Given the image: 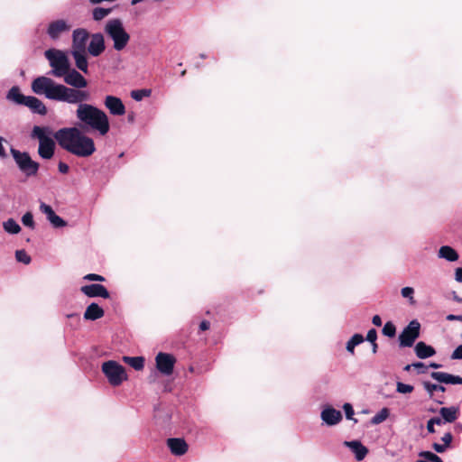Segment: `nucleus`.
<instances>
[{
    "mask_svg": "<svg viewBox=\"0 0 462 462\" xmlns=\"http://www.w3.org/2000/svg\"><path fill=\"white\" fill-rule=\"evenodd\" d=\"M72 24L69 20L57 19L51 22L46 33L53 41L59 40L63 34L69 32Z\"/></svg>",
    "mask_w": 462,
    "mask_h": 462,
    "instance_id": "1a4fd4ad",
    "label": "nucleus"
},
{
    "mask_svg": "<svg viewBox=\"0 0 462 462\" xmlns=\"http://www.w3.org/2000/svg\"><path fill=\"white\" fill-rule=\"evenodd\" d=\"M372 322L376 327L382 326V319L379 315H374L372 319Z\"/></svg>",
    "mask_w": 462,
    "mask_h": 462,
    "instance_id": "603ef678",
    "label": "nucleus"
},
{
    "mask_svg": "<svg viewBox=\"0 0 462 462\" xmlns=\"http://www.w3.org/2000/svg\"><path fill=\"white\" fill-rule=\"evenodd\" d=\"M371 344H372V351H373L374 354H375L377 352V348H378L376 341L374 342V343H371Z\"/></svg>",
    "mask_w": 462,
    "mask_h": 462,
    "instance_id": "052dcab7",
    "label": "nucleus"
},
{
    "mask_svg": "<svg viewBox=\"0 0 462 462\" xmlns=\"http://www.w3.org/2000/svg\"><path fill=\"white\" fill-rule=\"evenodd\" d=\"M438 257L445 259L448 262H456L458 260V253L449 245H442L438 251Z\"/></svg>",
    "mask_w": 462,
    "mask_h": 462,
    "instance_id": "b1692460",
    "label": "nucleus"
},
{
    "mask_svg": "<svg viewBox=\"0 0 462 462\" xmlns=\"http://www.w3.org/2000/svg\"><path fill=\"white\" fill-rule=\"evenodd\" d=\"M34 94L44 96L46 98L68 104H78L76 116L81 125L106 135L110 130L109 118L100 108L86 103L90 95L87 90L69 88V87L55 82L46 76L35 78L31 84Z\"/></svg>",
    "mask_w": 462,
    "mask_h": 462,
    "instance_id": "f257e3e1",
    "label": "nucleus"
},
{
    "mask_svg": "<svg viewBox=\"0 0 462 462\" xmlns=\"http://www.w3.org/2000/svg\"><path fill=\"white\" fill-rule=\"evenodd\" d=\"M455 300H456L457 301H458V302H461V303H462V298H457V297H456V298H455Z\"/></svg>",
    "mask_w": 462,
    "mask_h": 462,
    "instance_id": "e2e57ef3",
    "label": "nucleus"
},
{
    "mask_svg": "<svg viewBox=\"0 0 462 462\" xmlns=\"http://www.w3.org/2000/svg\"><path fill=\"white\" fill-rule=\"evenodd\" d=\"M414 352L418 358L426 359L433 356L436 354V350L430 345H427L423 341L418 342L414 346Z\"/></svg>",
    "mask_w": 462,
    "mask_h": 462,
    "instance_id": "4be33fe9",
    "label": "nucleus"
},
{
    "mask_svg": "<svg viewBox=\"0 0 462 462\" xmlns=\"http://www.w3.org/2000/svg\"><path fill=\"white\" fill-rule=\"evenodd\" d=\"M389 409L383 408L371 419V423L374 425H378L383 422L389 417Z\"/></svg>",
    "mask_w": 462,
    "mask_h": 462,
    "instance_id": "473e14b6",
    "label": "nucleus"
},
{
    "mask_svg": "<svg viewBox=\"0 0 462 462\" xmlns=\"http://www.w3.org/2000/svg\"><path fill=\"white\" fill-rule=\"evenodd\" d=\"M167 446L175 456H182L188 451V444L183 439L171 438L167 439Z\"/></svg>",
    "mask_w": 462,
    "mask_h": 462,
    "instance_id": "a211bd4d",
    "label": "nucleus"
},
{
    "mask_svg": "<svg viewBox=\"0 0 462 462\" xmlns=\"http://www.w3.org/2000/svg\"><path fill=\"white\" fill-rule=\"evenodd\" d=\"M452 359H462V345L458 346L451 355Z\"/></svg>",
    "mask_w": 462,
    "mask_h": 462,
    "instance_id": "49530a36",
    "label": "nucleus"
},
{
    "mask_svg": "<svg viewBox=\"0 0 462 462\" xmlns=\"http://www.w3.org/2000/svg\"><path fill=\"white\" fill-rule=\"evenodd\" d=\"M51 131L46 126H33L31 137L39 141L38 153L40 157L50 160L54 155L55 142L51 138Z\"/></svg>",
    "mask_w": 462,
    "mask_h": 462,
    "instance_id": "20e7f679",
    "label": "nucleus"
},
{
    "mask_svg": "<svg viewBox=\"0 0 462 462\" xmlns=\"http://www.w3.org/2000/svg\"><path fill=\"white\" fill-rule=\"evenodd\" d=\"M376 338H377L376 330L374 328H371L370 330H368L367 335H366V340L369 341L370 343H374L376 341Z\"/></svg>",
    "mask_w": 462,
    "mask_h": 462,
    "instance_id": "c03bdc74",
    "label": "nucleus"
},
{
    "mask_svg": "<svg viewBox=\"0 0 462 462\" xmlns=\"http://www.w3.org/2000/svg\"><path fill=\"white\" fill-rule=\"evenodd\" d=\"M15 258L18 262L23 263L24 264H28L31 263V257L24 250H17L15 252Z\"/></svg>",
    "mask_w": 462,
    "mask_h": 462,
    "instance_id": "4c0bfd02",
    "label": "nucleus"
},
{
    "mask_svg": "<svg viewBox=\"0 0 462 462\" xmlns=\"http://www.w3.org/2000/svg\"><path fill=\"white\" fill-rule=\"evenodd\" d=\"M382 332L386 337H393L396 334V328L393 323L388 321L384 324Z\"/></svg>",
    "mask_w": 462,
    "mask_h": 462,
    "instance_id": "e433bc0d",
    "label": "nucleus"
},
{
    "mask_svg": "<svg viewBox=\"0 0 462 462\" xmlns=\"http://www.w3.org/2000/svg\"><path fill=\"white\" fill-rule=\"evenodd\" d=\"M439 414L442 417L444 422L451 423L457 419L459 415V409L456 406L442 407L439 410Z\"/></svg>",
    "mask_w": 462,
    "mask_h": 462,
    "instance_id": "393cba45",
    "label": "nucleus"
},
{
    "mask_svg": "<svg viewBox=\"0 0 462 462\" xmlns=\"http://www.w3.org/2000/svg\"><path fill=\"white\" fill-rule=\"evenodd\" d=\"M447 320L448 321H454V320H462V316L449 314L447 316Z\"/></svg>",
    "mask_w": 462,
    "mask_h": 462,
    "instance_id": "5fc2aeb1",
    "label": "nucleus"
},
{
    "mask_svg": "<svg viewBox=\"0 0 462 462\" xmlns=\"http://www.w3.org/2000/svg\"><path fill=\"white\" fill-rule=\"evenodd\" d=\"M430 376L440 383L462 384V377L444 372H432Z\"/></svg>",
    "mask_w": 462,
    "mask_h": 462,
    "instance_id": "aec40b11",
    "label": "nucleus"
},
{
    "mask_svg": "<svg viewBox=\"0 0 462 462\" xmlns=\"http://www.w3.org/2000/svg\"><path fill=\"white\" fill-rule=\"evenodd\" d=\"M453 437L450 432H446L444 436L441 438V440L443 441V444L449 448L451 442H452Z\"/></svg>",
    "mask_w": 462,
    "mask_h": 462,
    "instance_id": "a18cd8bd",
    "label": "nucleus"
},
{
    "mask_svg": "<svg viewBox=\"0 0 462 462\" xmlns=\"http://www.w3.org/2000/svg\"><path fill=\"white\" fill-rule=\"evenodd\" d=\"M151 95L150 89H138L133 90L131 92V97L135 101H141L143 97H149Z\"/></svg>",
    "mask_w": 462,
    "mask_h": 462,
    "instance_id": "c9c22d12",
    "label": "nucleus"
},
{
    "mask_svg": "<svg viewBox=\"0 0 462 462\" xmlns=\"http://www.w3.org/2000/svg\"><path fill=\"white\" fill-rule=\"evenodd\" d=\"M105 314L104 310L97 303L88 305L84 312V319L87 320H97L101 319Z\"/></svg>",
    "mask_w": 462,
    "mask_h": 462,
    "instance_id": "5701e85b",
    "label": "nucleus"
},
{
    "mask_svg": "<svg viewBox=\"0 0 462 462\" xmlns=\"http://www.w3.org/2000/svg\"><path fill=\"white\" fill-rule=\"evenodd\" d=\"M5 142V139L0 136V157L1 158H5L6 157V152H5V149L3 145V143Z\"/></svg>",
    "mask_w": 462,
    "mask_h": 462,
    "instance_id": "3c124183",
    "label": "nucleus"
},
{
    "mask_svg": "<svg viewBox=\"0 0 462 462\" xmlns=\"http://www.w3.org/2000/svg\"><path fill=\"white\" fill-rule=\"evenodd\" d=\"M60 172L66 174L69 172V167L67 163L60 162L58 165Z\"/></svg>",
    "mask_w": 462,
    "mask_h": 462,
    "instance_id": "09e8293b",
    "label": "nucleus"
},
{
    "mask_svg": "<svg viewBox=\"0 0 462 462\" xmlns=\"http://www.w3.org/2000/svg\"><path fill=\"white\" fill-rule=\"evenodd\" d=\"M413 368L417 369L418 374H425L428 371V366L422 362L412 363Z\"/></svg>",
    "mask_w": 462,
    "mask_h": 462,
    "instance_id": "79ce46f5",
    "label": "nucleus"
},
{
    "mask_svg": "<svg viewBox=\"0 0 462 462\" xmlns=\"http://www.w3.org/2000/svg\"><path fill=\"white\" fill-rule=\"evenodd\" d=\"M320 419L325 425L331 427L337 425L342 420L343 416L340 411L327 405L320 412Z\"/></svg>",
    "mask_w": 462,
    "mask_h": 462,
    "instance_id": "ddd939ff",
    "label": "nucleus"
},
{
    "mask_svg": "<svg viewBox=\"0 0 462 462\" xmlns=\"http://www.w3.org/2000/svg\"><path fill=\"white\" fill-rule=\"evenodd\" d=\"M104 32L113 41V48L117 51H123L131 39L122 20L119 18L108 20L105 24Z\"/></svg>",
    "mask_w": 462,
    "mask_h": 462,
    "instance_id": "7ed1b4c3",
    "label": "nucleus"
},
{
    "mask_svg": "<svg viewBox=\"0 0 462 462\" xmlns=\"http://www.w3.org/2000/svg\"><path fill=\"white\" fill-rule=\"evenodd\" d=\"M123 360L137 371L142 370L144 366V358L143 356H124Z\"/></svg>",
    "mask_w": 462,
    "mask_h": 462,
    "instance_id": "cd10ccee",
    "label": "nucleus"
},
{
    "mask_svg": "<svg viewBox=\"0 0 462 462\" xmlns=\"http://www.w3.org/2000/svg\"><path fill=\"white\" fill-rule=\"evenodd\" d=\"M454 430L457 433H461L462 432V423L461 422H457L455 425H454Z\"/></svg>",
    "mask_w": 462,
    "mask_h": 462,
    "instance_id": "13d9d810",
    "label": "nucleus"
},
{
    "mask_svg": "<svg viewBox=\"0 0 462 462\" xmlns=\"http://www.w3.org/2000/svg\"><path fill=\"white\" fill-rule=\"evenodd\" d=\"M419 457L423 458L416 462H443L442 459L436 454L430 451H420Z\"/></svg>",
    "mask_w": 462,
    "mask_h": 462,
    "instance_id": "2f4dec72",
    "label": "nucleus"
},
{
    "mask_svg": "<svg viewBox=\"0 0 462 462\" xmlns=\"http://www.w3.org/2000/svg\"><path fill=\"white\" fill-rule=\"evenodd\" d=\"M81 291L88 297H101L104 299L109 298V292L106 288L98 283H93L89 285H85L81 287Z\"/></svg>",
    "mask_w": 462,
    "mask_h": 462,
    "instance_id": "f3484780",
    "label": "nucleus"
},
{
    "mask_svg": "<svg viewBox=\"0 0 462 462\" xmlns=\"http://www.w3.org/2000/svg\"><path fill=\"white\" fill-rule=\"evenodd\" d=\"M90 38L86 29L79 28L73 31L71 51H87V42Z\"/></svg>",
    "mask_w": 462,
    "mask_h": 462,
    "instance_id": "f8f14e48",
    "label": "nucleus"
},
{
    "mask_svg": "<svg viewBox=\"0 0 462 462\" xmlns=\"http://www.w3.org/2000/svg\"><path fill=\"white\" fill-rule=\"evenodd\" d=\"M364 340H365V338H364V337L361 334H355L346 342V349L347 350V352H349L350 354L353 355L355 353V347L356 346L360 345L361 343H363Z\"/></svg>",
    "mask_w": 462,
    "mask_h": 462,
    "instance_id": "c85d7f7f",
    "label": "nucleus"
},
{
    "mask_svg": "<svg viewBox=\"0 0 462 462\" xmlns=\"http://www.w3.org/2000/svg\"><path fill=\"white\" fill-rule=\"evenodd\" d=\"M102 372L113 386H118L127 379L125 367L113 360L102 364Z\"/></svg>",
    "mask_w": 462,
    "mask_h": 462,
    "instance_id": "0eeeda50",
    "label": "nucleus"
},
{
    "mask_svg": "<svg viewBox=\"0 0 462 462\" xmlns=\"http://www.w3.org/2000/svg\"><path fill=\"white\" fill-rule=\"evenodd\" d=\"M461 337H462V333H461Z\"/></svg>",
    "mask_w": 462,
    "mask_h": 462,
    "instance_id": "774afa93",
    "label": "nucleus"
},
{
    "mask_svg": "<svg viewBox=\"0 0 462 462\" xmlns=\"http://www.w3.org/2000/svg\"><path fill=\"white\" fill-rule=\"evenodd\" d=\"M112 12L111 8L96 7L92 11V17L95 21H101Z\"/></svg>",
    "mask_w": 462,
    "mask_h": 462,
    "instance_id": "72a5a7b5",
    "label": "nucleus"
},
{
    "mask_svg": "<svg viewBox=\"0 0 462 462\" xmlns=\"http://www.w3.org/2000/svg\"><path fill=\"white\" fill-rule=\"evenodd\" d=\"M200 57H201L202 59H205V58H206V55H205V54H201V55H200Z\"/></svg>",
    "mask_w": 462,
    "mask_h": 462,
    "instance_id": "0e129e2a",
    "label": "nucleus"
},
{
    "mask_svg": "<svg viewBox=\"0 0 462 462\" xmlns=\"http://www.w3.org/2000/svg\"><path fill=\"white\" fill-rule=\"evenodd\" d=\"M26 97H27V96H24L23 94H22L19 87H17V86L12 87L6 95V98L9 101H11L16 105H23V106L25 102Z\"/></svg>",
    "mask_w": 462,
    "mask_h": 462,
    "instance_id": "bb28decb",
    "label": "nucleus"
},
{
    "mask_svg": "<svg viewBox=\"0 0 462 462\" xmlns=\"http://www.w3.org/2000/svg\"><path fill=\"white\" fill-rule=\"evenodd\" d=\"M430 420L433 422L434 425H441L442 423H445L442 417H434L431 418Z\"/></svg>",
    "mask_w": 462,
    "mask_h": 462,
    "instance_id": "6e6d98bb",
    "label": "nucleus"
},
{
    "mask_svg": "<svg viewBox=\"0 0 462 462\" xmlns=\"http://www.w3.org/2000/svg\"><path fill=\"white\" fill-rule=\"evenodd\" d=\"M432 448L438 452V453H443L445 452L448 448L446 447L444 444H439V443H433L432 444Z\"/></svg>",
    "mask_w": 462,
    "mask_h": 462,
    "instance_id": "de8ad7c7",
    "label": "nucleus"
},
{
    "mask_svg": "<svg viewBox=\"0 0 462 462\" xmlns=\"http://www.w3.org/2000/svg\"><path fill=\"white\" fill-rule=\"evenodd\" d=\"M61 78L70 88L83 90L88 86V80L76 69H70Z\"/></svg>",
    "mask_w": 462,
    "mask_h": 462,
    "instance_id": "9b49d317",
    "label": "nucleus"
},
{
    "mask_svg": "<svg viewBox=\"0 0 462 462\" xmlns=\"http://www.w3.org/2000/svg\"><path fill=\"white\" fill-rule=\"evenodd\" d=\"M10 152L18 167V169L27 177H33L38 173L40 164L33 161L27 152H21L14 147Z\"/></svg>",
    "mask_w": 462,
    "mask_h": 462,
    "instance_id": "423d86ee",
    "label": "nucleus"
},
{
    "mask_svg": "<svg viewBox=\"0 0 462 462\" xmlns=\"http://www.w3.org/2000/svg\"><path fill=\"white\" fill-rule=\"evenodd\" d=\"M3 227L5 232L15 235L21 231V226L13 218H9L3 223Z\"/></svg>",
    "mask_w": 462,
    "mask_h": 462,
    "instance_id": "c756f323",
    "label": "nucleus"
},
{
    "mask_svg": "<svg viewBox=\"0 0 462 462\" xmlns=\"http://www.w3.org/2000/svg\"><path fill=\"white\" fill-rule=\"evenodd\" d=\"M427 366H428V368L431 367V368H434V369H438V368L441 367V365L437 364V363H430V365H427Z\"/></svg>",
    "mask_w": 462,
    "mask_h": 462,
    "instance_id": "bf43d9fd",
    "label": "nucleus"
},
{
    "mask_svg": "<svg viewBox=\"0 0 462 462\" xmlns=\"http://www.w3.org/2000/svg\"><path fill=\"white\" fill-rule=\"evenodd\" d=\"M413 386L411 384H406L401 382H398L396 384V391L399 393H410L413 391Z\"/></svg>",
    "mask_w": 462,
    "mask_h": 462,
    "instance_id": "ea45409f",
    "label": "nucleus"
},
{
    "mask_svg": "<svg viewBox=\"0 0 462 462\" xmlns=\"http://www.w3.org/2000/svg\"><path fill=\"white\" fill-rule=\"evenodd\" d=\"M22 222H23V224L25 226H28L30 228H33L34 227L33 217H32V214L31 212H26L22 217Z\"/></svg>",
    "mask_w": 462,
    "mask_h": 462,
    "instance_id": "a19ab883",
    "label": "nucleus"
},
{
    "mask_svg": "<svg viewBox=\"0 0 462 462\" xmlns=\"http://www.w3.org/2000/svg\"><path fill=\"white\" fill-rule=\"evenodd\" d=\"M455 280L457 282H462V267H458L455 270Z\"/></svg>",
    "mask_w": 462,
    "mask_h": 462,
    "instance_id": "8fccbe9b",
    "label": "nucleus"
},
{
    "mask_svg": "<svg viewBox=\"0 0 462 462\" xmlns=\"http://www.w3.org/2000/svg\"><path fill=\"white\" fill-rule=\"evenodd\" d=\"M344 445L355 454L357 461H362L368 453V449L359 440L345 441Z\"/></svg>",
    "mask_w": 462,
    "mask_h": 462,
    "instance_id": "412c9836",
    "label": "nucleus"
},
{
    "mask_svg": "<svg viewBox=\"0 0 462 462\" xmlns=\"http://www.w3.org/2000/svg\"><path fill=\"white\" fill-rule=\"evenodd\" d=\"M154 2H163L164 0H153Z\"/></svg>",
    "mask_w": 462,
    "mask_h": 462,
    "instance_id": "338daca9",
    "label": "nucleus"
},
{
    "mask_svg": "<svg viewBox=\"0 0 462 462\" xmlns=\"http://www.w3.org/2000/svg\"><path fill=\"white\" fill-rule=\"evenodd\" d=\"M185 73H186L185 70L181 71V76L185 75Z\"/></svg>",
    "mask_w": 462,
    "mask_h": 462,
    "instance_id": "69168bd1",
    "label": "nucleus"
},
{
    "mask_svg": "<svg viewBox=\"0 0 462 462\" xmlns=\"http://www.w3.org/2000/svg\"><path fill=\"white\" fill-rule=\"evenodd\" d=\"M155 362L156 368L161 374L169 376L173 373L176 359L172 355L160 352L155 357Z\"/></svg>",
    "mask_w": 462,
    "mask_h": 462,
    "instance_id": "9d476101",
    "label": "nucleus"
},
{
    "mask_svg": "<svg viewBox=\"0 0 462 462\" xmlns=\"http://www.w3.org/2000/svg\"><path fill=\"white\" fill-rule=\"evenodd\" d=\"M44 55L52 68L51 75L61 78L69 69V60L64 51L50 49L44 52Z\"/></svg>",
    "mask_w": 462,
    "mask_h": 462,
    "instance_id": "39448f33",
    "label": "nucleus"
},
{
    "mask_svg": "<svg viewBox=\"0 0 462 462\" xmlns=\"http://www.w3.org/2000/svg\"><path fill=\"white\" fill-rule=\"evenodd\" d=\"M427 430L430 432V433H434L435 432V429H434V424L433 422L430 420V419L428 420L427 422Z\"/></svg>",
    "mask_w": 462,
    "mask_h": 462,
    "instance_id": "4d7b16f0",
    "label": "nucleus"
},
{
    "mask_svg": "<svg viewBox=\"0 0 462 462\" xmlns=\"http://www.w3.org/2000/svg\"><path fill=\"white\" fill-rule=\"evenodd\" d=\"M53 137L62 149L79 157H88L96 151L93 139L77 127L61 128Z\"/></svg>",
    "mask_w": 462,
    "mask_h": 462,
    "instance_id": "f03ea898",
    "label": "nucleus"
},
{
    "mask_svg": "<svg viewBox=\"0 0 462 462\" xmlns=\"http://www.w3.org/2000/svg\"><path fill=\"white\" fill-rule=\"evenodd\" d=\"M401 295L407 299L411 305H414L416 303L414 300V289L412 287H403L401 290Z\"/></svg>",
    "mask_w": 462,
    "mask_h": 462,
    "instance_id": "f704fd0d",
    "label": "nucleus"
},
{
    "mask_svg": "<svg viewBox=\"0 0 462 462\" xmlns=\"http://www.w3.org/2000/svg\"><path fill=\"white\" fill-rule=\"evenodd\" d=\"M84 279L88 280V281H95V282H104L105 281V277H103L102 275H99V274H96V273L87 274L84 277Z\"/></svg>",
    "mask_w": 462,
    "mask_h": 462,
    "instance_id": "37998d69",
    "label": "nucleus"
},
{
    "mask_svg": "<svg viewBox=\"0 0 462 462\" xmlns=\"http://www.w3.org/2000/svg\"><path fill=\"white\" fill-rule=\"evenodd\" d=\"M40 210L46 216L48 221L55 228H60L67 226V222L58 216L50 205L41 203Z\"/></svg>",
    "mask_w": 462,
    "mask_h": 462,
    "instance_id": "dca6fc26",
    "label": "nucleus"
},
{
    "mask_svg": "<svg viewBox=\"0 0 462 462\" xmlns=\"http://www.w3.org/2000/svg\"><path fill=\"white\" fill-rule=\"evenodd\" d=\"M88 52L93 56H99L106 49L104 35L100 32L90 35Z\"/></svg>",
    "mask_w": 462,
    "mask_h": 462,
    "instance_id": "2eb2a0df",
    "label": "nucleus"
},
{
    "mask_svg": "<svg viewBox=\"0 0 462 462\" xmlns=\"http://www.w3.org/2000/svg\"><path fill=\"white\" fill-rule=\"evenodd\" d=\"M23 106L30 108L32 113L41 116H44L47 113V108L43 102L33 96H27Z\"/></svg>",
    "mask_w": 462,
    "mask_h": 462,
    "instance_id": "6ab92c4d",
    "label": "nucleus"
},
{
    "mask_svg": "<svg viewBox=\"0 0 462 462\" xmlns=\"http://www.w3.org/2000/svg\"><path fill=\"white\" fill-rule=\"evenodd\" d=\"M210 327V323L208 320H203L199 324V329L202 331L208 330Z\"/></svg>",
    "mask_w": 462,
    "mask_h": 462,
    "instance_id": "864d4df0",
    "label": "nucleus"
},
{
    "mask_svg": "<svg viewBox=\"0 0 462 462\" xmlns=\"http://www.w3.org/2000/svg\"><path fill=\"white\" fill-rule=\"evenodd\" d=\"M411 368H413L412 364L407 365L404 366L403 370L409 372Z\"/></svg>",
    "mask_w": 462,
    "mask_h": 462,
    "instance_id": "680f3d73",
    "label": "nucleus"
},
{
    "mask_svg": "<svg viewBox=\"0 0 462 462\" xmlns=\"http://www.w3.org/2000/svg\"><path fill=\"white\" fill-rule=\"evenodd\" d=\"M343 411H345L346 418L347 420H354L355 422H357V420L354 418L355 412H354L353 406L350 403H348V402L344 403Z\"/></svg>",
    "mask_w": 462,
    "mask_h": 462,
    "instance_id": "58836bf2",
    "label": "nucleus"
},
{
    "mask_svg": "<svg viewBox=\"0 0 462 462\" xmlns=\"http://www.w3.org/2000/svg\"><path fill=\"white\" fill-rule=\"evenodd\" d=\"M106 108L112 116H121L125 114V106L123 101L115 96H106L104 100Z\"/></svg>",
    "mask_w": 462,
    "mask_h": 462,
    "instance_id": "4468645a",
    "label": "nucleus"
},
{
    "mask_svg": "<svg viewBox=\"0 0 462 462\" xmlns=\"http://www.w3.org/2000/svg\"><path fill=\"white\" fill-rule=\"evenodd\" d=\"M422 385L424 387V389L426 390V392L428 393V394L430 395V398H434V393L435 392H445L446 391V388L440 384H436V383H432L430 382H428V381H425L422 383Z\"/></svg>",
    "mask_w": 462,
    "mask_h": 462,
    "instance_id": "7c9ffc66",
    "label": "nucleus"
},
{
    "mask_svg": "<svg viewBox=\"0 0 462 462\" xmlns=\"http://www.w3.org/2000/svg\"><path fill=\"white\" fill-rule=\"evenodd\" d=\"M420 324L417 319L411 320L399 335V346L411 347L420 337Z\"/></svg>",
    "mask_w": 462,
    "mask_h": 462,
    "instance_id": "6e6552de",
    "label": "nucleus"
},
{
    "mask_svg": "<svg viewBox=\"0 0 462 462\" xmlns=\"http://www.w3.org/2000/svg\"><path fill=\"white\" fill-rule=\"evenodd\" d=\"M71 55L75 60L77 68L84 73L88 72V64L87 60V51H71Z\"/></svg>",
    "mask_w": 462,
    "mask_h": 462,
    "instance_id": "a878e982",
    "label": "nucleus"
}]
</instances>
